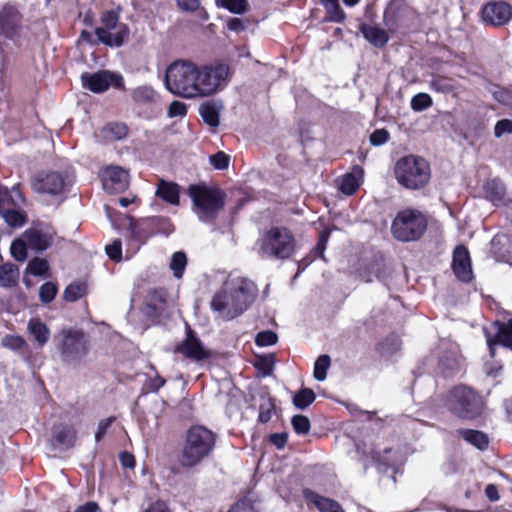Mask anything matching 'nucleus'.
Segmentation results:
<instances>
[{
    "instance_id": "obj_20",
    "label": "nucleus",
    "mask_w": 512,
    "mask_h": 512,
    "mask_svg": "<svg viewBox=\"0 0 512 512\" xmlns=\"http://www.w3.org/2000/svg\"><path fill=\"white\" fill-rule=\"evenodd\" d=\"M496 332L492 335L489 331L485 330L487 344L489 346L491 356L495 355V346L502 345L504 347L512 348V336L497 322L495 323Z\"/></svg>"
},
{
    "instance_id": "obj_33",
    "label": "nucleus",
    "mask_w": 512,
    "mask_h": 512,
    "mask_svg": "<svg viewBox=\"0 0 512 512\" xmlns=\"http://www.w3.org/2000/svg\"><path fill=\"white\" fill-rule=\"evenodd\" d=\"M316 395L310 388H302L293 397V404L296 408L304 410L314 402Z\"/></svg>"
},
{
    "instance_id": "obj_31",
    "label": "nucleus",
    "mask_w": 512,
    "mask_h": 512,
    "mask_svg": "<svg viewBox=\"0 0 512 512\" xmlns=\"http://www.w3.org/2000/svg\"><path fill=\"white\" fill-rule=\"evenodd\" d=\"M429 86L432 90L440 93H451L456 88L453 79L441 75L433 76L429 82Z\"/></svg>"
},
{
    "instance_id": "obj_40",
    "label": "nucleus",
    "mask_w": 512,
    "mask_h": 512,
    "mask_svg": "<svg viewBox=\"0 0 512 512\" xmlns=\"http://www.w3.org/2000/svg\"><path fill=\"white\" fill-rule=\"evenodd\" d=\"M324 5L329 14L328 19L330 21L342 22L344 20L345 13L337 0H325Z\"/></svg>"
},
{
    "instance_id": "obj_52",
    "label": "nucleus",
    "mask_w": 512,
    "mask_h": 512,
    "mask_svg": "<svg viewBox=\"0 0 512 512\" xmlns=\"http://www.w3.org/2000/svg\"><path fill=\"white\" fill-rule=\"evenodd\" d=\"M492 93L496 101L509 107H512V91L496 87Z\"/></svg>"
},
{
    "instance_id": "obj_35",
    "label": "nucleus",
    "mask_w": 512,
    "mask_h": 512,
    "mask_svg": "<svg viewBox=\"0 0 512 512\" xmlns=\"http://www.w3.org/2000/svg\"><path fill=\"white\" fill-rule=\"evenodd\" d=\"M17 207L5 210L0 215L8 226L13 228L21 227L25 224L26 217L23 213L16 209Z\"/></svg>"
},
{
    "instance_id": "obj_47",
    "label": "nucleus",
    "mask_w": 512,
    "mask_h": 512,
    "mask_svg": "<svg viewBox=\"0 0 512 512\" xmlns=\"http://www.w3.org/2000/svg\"><path fill=\"white\" fill-rule=\"evenodd\" d=\"M277 340V334L271 330L259 332L255 338L256 344L261 347L274 345L277 342Z\"/></svg>"
},
{
    "instance_id": "obj_37",
    "label": "nucleus",
    "mask_w": 512,
    "mask_h": 512,
    "mask_svg": "<svg viewBox=\"0 0 512 512\" xmlns=\"http://www.w3.org/2000/svg\"><path fill=\"white\" fill-rule=\"evenodd\" d=\"M199 113L206 124L211 127H217L219 125V113L215 106L211 104H202L199 107Z\"/></svg>"
},
{
    "instance_id": "obj_12",
    "label": "nucleus",
    "mask_w": 512,
    "mask_h": 512,
    "mask_svg": "<svg viewBox=\"0 0 512 512\" xmlns=\"http://www.w3.org/2000/svg\"><path fill=\"white\" fill-rule=\"evenodd\" d=\"M23 30L22 15L18 9L10 4L0 10V34L6 38L17 41Z\"/></svg>"
},
{
    "instance_id": "obj_19",
    "label": "nucleus",
    "mask_w": 512,
    "mask_h": 512,
    "mask_svg": "<svg viewBox=\"0 0 512 512\" xmlns=\"http://www.w3.org/2000/svg\"><path fill=\"white\" fill-rule=\"evenodd\" d=\"M28 247L37 252L44 251L50 247L53 241V234L49 229L29 228L23 234Z\"/></svg>"
},
{
    "instance_id": "obj_49",
    "label": "nucleus",
    "mask_w": 512,
    "mask_h": 512,
    "mask_svg": "<svg viewBox=\"0 0 512 512\" xmlns=\"http://www.w3.org/2000/svg\"><path fill=\"white\" fill-rule=\"evenodd\" d=\"M1 344L3 347L11 350H20L25 346V340L20 336L6 335Z\"/></svg>"
},
{
    "instance_id": "obj_1",
    "label": "nucleus",
    "mask_w": 512,
    "mask_h": 512,
    "mask_svg": "<svg viewBox=\"0 0 512 512\" xmlns=\"http://www.w3.org/2000/svg\"><path fill=\"white\" fill-rule=\"evenodd\" d=\"M230 76L224 63L197 65L189 60H176L166 69L165 87L175 96L193 99L211 96L224 89Z\"/></svg>"
},
{
    "instance_id": "obj_64",
    "label": "nucleus",
    "mask_w": 512,
    "mask_h": 512,
    "mask_svg": "<svg viewBox=\"0 0 512 512\" xmlns=\"http://www.w3.org/2000/svg\"><path fill=\"white\" fill-rule=\"evenodd\" d=\"M98 505L95 502H87L86 504L79 506L75 512H96Z\"/></svg>"
},
{
    "instance_id": "obj_28",
    "label": "nucleus",
    "mask_w": 512,
    "mask_h": 512,
    "mask_svg": "<svg viewBox=\"0 0 512 512\" xmlns=\"http://www.w3.org/2000/svg\"><path fill=\"white\" fill-rule=\"evenodd\" d=\"M28 330L33 335L34 339L37 341L40 347L44 346L48 342L50 337V330L40 319H30L28 322Z\"/></svg>"
},
{
    "instance_id": "obj_61",
    "label": "nucleus",
    "mask_w": 512,
    "mask_h": 512,
    "mask_svg": "<svg viewBox=\"0 0 512 512\" xmlns=\"http://www.w3.org/2000/svg\"><path fill=\"white\" fill-rule=\"evenodd\" d=\"M120 462L125 468H133L135 465L134 456L128 452H123L119 456Z\"/></svg>"
},
{
    "instance_id": "obj_56",
    "label": "nucleus",
    "mask_w": 512,
    "mask_h": 512,
    "mask_svg": "<svg viewBox=\"0 0 512 512\" xmlns=\"http://www.w3.org/2000/svg\"><path fill=\"white\" fill-rule=\"evenodd\" d=\"M274 405L270 402L262 404L259 409V421L262 423L268 422L273 414Z\"/></svg>"
},
{
    "instance_id": "obj_55",
    "label": "nucleus",
    "mask_w": 512,
    "mask_h": 512,
    "mask_svg": "<svg viewBox=\"0 0 512 512\" xmlns=\"http://www.w3.org/2000/svg\"><path fill=\"white\" fill-rule=\"evenodd\" d=\"M107 255L115 261H119L122 258V244L121 241L116 240L112 244L106 246Z\"/></svg>"
},
{
    "instance_id": "obj_4",
    "label": "nucleus",
    "mask_w": 512,
    "mask_h": 512,
    "mask_svg": "<svg viewBox=\"0 0 512 512\" xmlns=\"http://www.w3.org/2000/svg\"><path fill=\"white\" fill-rule=\"evenodd\" d=\"M188 194L193 202V209L200 221L215 219L225 206V194L216 187L204 184L191 185Z\"/></svg>"
},
{
    "instance_id": "obj_38",
    "label": "nucleus",
    "mask_w": 512,
    "mask_h": 512,
    "mask_svg": "<svg viewBox=\"0 0 512 512\" xmlns=\"http://www.w3.org/2000/svg\"><path fill=\"white\" fill-rule=\"evenodd\" d=\"M103 133L108 140H121L127 135V127L123 123H111L105 126Z\"/></svg>"
},
{
    "instance_id": "obj_41",
    "label": "nucleus",
    "mask_w": 512,
    "mask_h": 512,
    "mask_svg": "<svg viewBox=\"0 0 512 512\" xmlns=\"http://www.w3.org/2000/svg\"><path fill=\"white\" fill-rule=\"evenodd\" d=\"M27 241L26 239H16L12 242L10 252L12 257L19 262H24L27 259Z\"/></svg>"
},
{
    "instance_id": "obj_59",
    "label": "nucleus",
    "mask_w": 512,
    "mask_h": 512,
    "mask_svg": "<svg viewBox=\"0 0 512 512\" xmlns=\"http://www.w3.org/2000/svg\"><path fill=\"white\" fill-rule=\"evenodd\" d=\"M287 439L288 436L286 433H275L270 436V441L279 449L286 445Z\"/></svg>"
},
{
    "instance_id": "obj_17",
    "label": "nucleus",
    "mask_w": 512,
    "mask_h": 512,
    "mask_svg": "<svg viewBox=\"0 0 512 512\" xmlns=\"http://www.w3.org/2000/svg\"><path fill=\"white\" fill-rule=\"evenodd\" d=\"M482 19L492 26H503L512 19V6L504 1L489 2L482 8Z\"/></svg>"
},
{
    "instance_id": "obj_43",
    "label": "nucleus",
    "mask_w": 512,
    "mask_h": 512,
    "mask_svg": "<svg viewBox=\"0 0 512 512\" xmlns=\"http://www.w3.org/2000/svg\"><path fill=\"white\" fill-rule=\"evenodd\" d=\"M359 186V180L355 175L346 174L341 180L340 190L346 195H352L356 192Z\"/></svg>"
},
{
    "instance_id": "obj_21",
    "label": "nucleus",
    "mask_w": 512,
    "mask_h": 512,
    "mask_svg": "<svg viewBox=\"0 0 512 512\" xmlns=\"http://www.w3.org/2000/svg\"><path fill=\"white\" fill-rule=\"evenodd\" d=\"M179 186L175 182L160 179L157 183L155 195L171 205L179 204Z\"/></svg>"
},
{
    "instance_id": "obj_13",
    "label": "nucleus",
    "mask_w": 512,
    "mask_h": 512,
    "mask_svg": "<svg viewBox=\"0 0 512 512\" xmlns=\"http://www.w3.org/2000/svg\"><path fill=\"white\" fill-rule=\"evenodd\" d=\"M175 352L182 354L193 362H200L211 356V352L204 347L196 333L189 327L187 328L186 338L176 346Z\"/></svg>"
},
{
    "instance_id": "obj_30",
    "label": "nucleus",
    "mask_w": 512,
    "mask_h": 512,
    "mask_svg": "<svg viewBox=\"0 0 512 512\" xmlns=\"http://www.w3.org/2000/svg\"><path fill=\"white\" fill-rule=\"evenodd\" d=\"M459 434L473 446L477 447L480 450H484L487 448L489 440L485 433L477 430H460Z\"/></svg>"
},
{
    "instance_id": "obj_25",
    "label": "nucleus",
    "mask_w": 512,
    "mask_h": 512,
    "mask_svg": "<svg viewBox=\"0 0 512 512\" xmlns=\"http://www.w3.org/2000/svg\"><path fill=\"white\" fill-rule=\"evenodd\" d=\"M361 31L367 41L376 47H383L389 40L386 30L372 25H362Z\"/></svg>"
},
{
    "instance_id": "obj_10",
    "label": "nucleus",
    "mask_w": 512,
    "mask_h": 512,
    "mask_svg": "<svg viewBox=\"0 0 512 512\" xmlns=\"http://www.w3.org/2000/svg\"><path fill=\"white\" fill-rule=\"evenodd\" d=\"M82 85L94 93H102L113 86L122 88L124 81L120 74L108 70H101L95 73H84L81 76Z\"/></svg>"
},
{
    "instance_id": "obj_29",
    "label": "nucleus",
    "mask_w": 512,
    "mask_h": 512,
    "mask_svg": "<svg viewBox=\"0 0 512 512\" xmlns=\"http://www.w3.org/2000/svg\"><path fill=\"white\" fill-rule=\"evenodd\" d=\"M484 192L487 199L494 204H498L504 199L505 187L500 180L492 179L484 185Z\"/></svg>"
},
{
    "instance_id": "obj_16",
    "label": "nucleus",
    "mask_w": 512,
    "mask_h": 512,
    "mask_svg": "<svg viewBox=\"0 0 512 512\" xmlns=\"http://www.w3.org/2000/svg\"><path fill=\"white\" fill-rule=\"evenodd\" d=\"M116 34H113L112 45L121 46L124 41L128 38L129 29L126 24L118 21V15L114 11H107L103 13L101 17V26L96 28V36L104 35L108 30H117Z\"/></svg>"
},
{
    "instance_id": "obj_2",
    "label": "nucleus",
    "mask_w": 512,
    "mask_h": 512,
    "mask_svg": "<svg viewBox=\"0 0 512 512\" xmlns=\"http://www.w3.org/2000/svg\"><path fill=\"white\" fill-rule=\"evenodd\" d=\"M216 443V435L204 426L191 427L181 451L180 463L184 467H194L213 451Z\"/></svg>"
},
{
    "instance_id": "obj_60",
    "label": "nucleus",
    "mask_w": 512,
    "mask_h": 512,
    "mask_svg": "<svg viewBox=\"0 0 512 512\" xmlns=\"http://www.w3.org/2000/svg\"><path fill=\"white\" fill-rule=\"evenodd\" d=\"M329 234V231H323L319 236V241L316 246V251L322 258H324V250L326 248V243L328 241Z\"/></svg>"
},
{
    "instance_id": "obj_11",
    "label": "nucleus",
    "mask_w": 512,
    "mask_h": 512,
    "mask_svg": "<svg viewBox=\"0 0 512 512\" xmlns=\"http://www.w3.org/2000/svg\"><path fill=\"white\" fill-rule=\"evenodd\" d=\"M65 186L66 179L60 172H40L31 179L32 189L40 194L58 195Z\"/></svg>"
},
{
    "instance_id": "obj_39",
    "label": "nucleus",
    "mask_w": 512,
    "mask_h": 512,
    "mask_svg": "<svg viewBox=\"0 0 512 512\" xmlns=\"http://www.w3.org/2000/svg\"><path fill=\"white\" fill-rule=\"evenodd\" d=\"M331 365V359L328 355H321L317 358L314 364V378L317 381H323L326 379L327 371Z\"/></svg>"
},
{
    "instance_id": "obj_24",
    "label": "nucleus",
    "mask_w": 512,
    "mask_h": 512,
    "mask_svg": "<svg viewBox=\"0 0 512 512\" xmlns=\"http://www.w3.org/2000/svg\"><path fill=\"white\" fill-rule=\"evenodd\" d=\"M23 200L18 189L13 188L9 190L6 187L0 186V214L10 208L19 207Z\"/></svg>"
},
{
    "instance_id": "obj_36",
    "label": "nucleus",
    "mask_w": 512,
    "mask_h": 512,
    "mask_svg": "<svg viewBox=\"0 0 512 512\" xmlns=\"http://www.w3.org/2000/svg\"><path fill=\"white\" fill-rule=\"evenodd\" d=\"M86 294V285L82 282L71 283L66 287L63 298L68 302H75Z\"/></svg>"
},
{
    "instance_id": "obj_32",
    "label": "nucleus",
    "mask_w": 512,
    "mask_h": 512,
    "mask_svg": "<svg viewBox=\"0 0 512 512\" xmlns=\"http://www.w3.org/2000/svg\"><path fill=\"white\" fill-rule=\"evenodd\" d=\"M132 98L135 102L149 104L156 101L157 93L151 86H139L132 91Z\"/></svg>"
},
{
    "instance_id": "obj_18",
    "label": "nucleus",
    "mask_w": 512,
    "mask_h": 512,
    "mask_svg": "<svg viewBox=\"0 0 512 512\" xmlns=\"http://www.w3.org/2000/svg\"><path fill=\"white\" fill-rule=\"evenodd\" d=\"M453 271L456 277L463 281L469 282L473 278L471 259L466 247L458 246L453 253Z\"/></svg>"
},
{
    "instance_id": "obj_62",
    "label": "nucleus",
    "mask_w": 512,
    "mask_h": 512,
    "mask_svg": "<svg viewBox=\"0 0 512 512\" xmlns=\"http://www.w3.org/2000/svg\"><path fill=\"white\" fill-rule=\"evenodd\" d=\"M144 512H170L163 501L152 503Z\"/></svg>"
},
{
    "instance_id": "obj_51",
    "label": "nucleus",
    "mask_w": 512,
    "mask_h": 512,
    "mask_svg": "<svg viewBox=\"0 0 512 512\" xmlns=\"http://www.w3.org/2000/svg\"><path fill=\"white\" fill-rule=\"evenodd\" d=\"M187 113V105L184 102L181 101H173L170 103L168 107V117L174 118V117H184Z\"/></svg>"
},
{
    "instance_id": "obj_54",
    "label": "nucleus",
    "mask_w": 512,
    "mask_h": 512,
    "mask_svg": "<svg viewBox=\"0 0 512 512\" xmlns=\"http://www.w3.org/2000/svg\"><path fill=\"white\" fill-rule=\"evenodd\" d=\"M512 133V120L510 119H502L499 120L494 127V135L499 138L504 134Z\"/></svg>"
},
{
    "instance_id": "obj_44",
    "label": "nucleus",
    "mask_w": 512,
    "mask_h": 512,
    "mask_svg": "<svg viewBox=\"0 0 512 512\" xmlns=\"http://www.w3.org/2000/svg\"><path fill=\"white\" fill-rule=\"evenodd\" d=\"M56 294L57 286L53 282H46L39 288V299L44 304L52 302Z\"/></svg>"
},
{
    "instance_id": "obj_26",
    "label": "nucleus",
    "mask_w": 512,
    "mask_h": 512,
    "mask_svg": "<svg viewBox=\"0 0 512 512\" xmlns=\"http://www.w3.org/2000/svg\"><path fill=\"white\" fill-rule=\"evenodd\" d=\"M303 493L305 498L312 502L321 512H333L340 506L336 501L325 498L312 490L306 489Z\"/></svg>"
},
{
    "instance_id": "obj_3",
    "label": "nucleus",
    "mask_w": 512,
    "mask_h": 512,
    "mask_svg": "<svg viewBox=\"0 0 512 512\" xmlns=\"http://www.w3.org/2000/svg\"><path fill=\"white\" fill-rule=\"evenodd\" d=\"M394 174L398 183L409 190L424 188L431 178L428 162L416 155L401 157L395 164Z\"/></svg>"
},
{
    "instance_id": "obj_5",
    "label": "nucleus",
    "mask_w": 512,
    "mask_h": 512,
    "mask_svg": "<svg viewBox=\"0 0 512 512\" xmlns=\"http://www.w3.org/2000/svg\"><path fill=\"white\" fill-rule=\"evenodd\" d=\"M294 250V236L284 227L271 228L258 240V253L262 257L284 260L288 259Z\"/></svg>"
},
{
    "instance_id": "obj_8",
    "label": "nucleus",
    "mask_w": 512,
    "mask_h": 512,
    "mask_svg": "<svg viewBox=\"0 0 512 512\" xmlns=\"http://www.w3.org/2000/svg\"><path fill=\"white\" fill-rule=\"evenodd\" d=\"M426 219L418 210L406 209L397 214L392 222L393 236L400 241L419 239L426 230Z\"/></svg>"
},
{
    "instance_id": "obj_57",
    "label": "nucleus",
    "mask_w": 512,
    "mask_h": 512,
    "mask_svg": "<svg viewBox=\"0 0 512 512\" xmlns=\"http://www.w3.org/2000/svg\"><path fill=\"white\" fill-rule=\"evenodd\" d=\"M115 420L114 417H109L107 419L102 420L99 425L98 429L95 433V440L98 442L100 441L105 433L107 432L108 428L112 425L113 421Z\"/></svg>"
},
{
    "instance_id": "obj_58",
    "label": "nucleus",
    "mask_w": 512,
    "mask_h": 512,
    "mask_svg": "<svg viewBox=\"0 0 512 512\" xmlns=\"http://www.w3.org/2000/svg\"><path fill=\"white\" fill-rule=\"evenodd\" d=\"M178 6L185 11H196L199 6V0H177Z\"/></svg>"
},
{
    "instance_id": "obj_7",
    "label": "nucleus",
    "mask_w": 512,
    "mask_h": 512,
    "mask_svg": "<svg viewBox=\"0 0 512 512\" xmlns=\"http://www.w3.org/2000/svg\"><path fill=\"white\" fill-rule=\"evenodd\" d=\"M61 360L69 365L79 364L88 354V342L82 330L66 328L57 336Z\"/></svg>"
},
{
    "instance_id": "obj_22",
    "label": "nucleus",
    "mask_w": 512,
    "mask_h": 512,
    "mask_svg": "<svg viewBox=\"0 0 512 512\" xmlns=\"http://www.w3.org/2000/svg\"><path fill=\"white\" fill-rule=\"evenodd\" d=\"M167 292L163 288H153L149 290L145 304L148 309L151 311L149 314L157 315L164 310L166 303Z\"/></svg>"
},
{
    "instance_id": "obj_9",
    "label": "nucleus",
    "mask_w": 512,
    "mask_h": 512,
    "mask_svg": "<svg viewBox=\"0 0 512 512\" xmlns=\"http://www.w3.org/2000/svg\"><path fill=\"white\" fill-rule=\"evenodd\" d=\"M228 293L235 295V306L245 310L252 304L257 295V286L250 279L230 274L224 282Z\"/></svg>"
},
{
    "instance_id": "obj_45",
    "label": "nucleus",
    "mask_w": 512,
    "mask_h": 512,
    "mask_svg": "<svg viewBox=\"0 0 512 512\" xmlns=\"http://www.w3.org/2000/svg\"><path fill=\"white\" fill-rule=\"evenodd\" d=\"M48 269L49 264L47 260L36 257L28 263L26 270L34 276H42L48 271Z\"/></svg>"
},
{
    "instance_id": "obj_34",
    "label": "nucleus",
    "mask_w": 512,
    "mask_h": 512,
    "mask_svg": "<svg viewBox=\"0 0 512 512\" xmlns=\"http://www.w3.org/2000/svg\"><path fill=\"white\" fill-rule=\"evenodd\" d=\"M186 265L187 257L184 252L178 251L172 255L169 267L175 278L180 279L183 276Z\"/></svg>"
},
{
    "instance_id": "obj_14",
    "label": "nucleus",
    "mask_w": 512,
    "mask_h": 512,
    "mask_svg": "<svg viewBox=\"0 0 512 512\" xmlns=\"http://www.w3.org/2000/svg\"><path fill=\"white\" fill-rule=\"evenodd\" d=\"M103 189L110 193L124 192L129 186V174L120 166H108L101 170Z\"/></svg>"
},
{
    "instance_id": "obj_15",
    "label": "nucleus",
    "mask_w": 512,
    "mask_h": 512,
    "mask_svg": "<svg viewBox=\"0 0 512 512\" xmlns=\"http://www.w3.org/2000/svg\"><path fill=\"white\" fill-rule=\"evenodd\" d=\"M234 299L235 295L226 291L224 283L221 290L214 295L211 301V308L217 312L222 319L231 320L245 311L244 308H240L239 310V307L235 306Z\"/></svg>"
},
{
    "instance_id": "obj_63",
    "label": "nucleus",
    "mask_w": 512,
    "mask_h": 512,
    "mask_svg": "<svg viewBox=\"0 0 512 512\" xmlns=\"http://www.w3.org/2000/svg\"><path fill=\"white\" fill-rule=\"evenodd\" d=\"M227 27H228L231 31H236V32H239V31L244 30V24H243L242 20H241V19H239V18H231V19L227 22Z\"/></svg>"
},
{
    "instance_id": "obj_42",
    "label": "nucleus",
    "mask_w": 512,
    "mask_h": 512,
    "mask_svg": "<svg viewBox=\"0 0 512 512\" xmlns=\"http://www.w3.org/2000/svg\"><path fill=\"white\" fill-rule=\"evenodd\" d=\"M217 6L223 7L232 13L240 14L246 11V0H215Z\"/></svg>"
},
{
    "instance_id": "obj_53",
    "label": "nucleus",
    "mask_w": 512,
    "mask_h": 512,
    "mask_svg": "<svg viewBox=\"0 0 512 512\" xmlns=\"http://www.w3.org/2000/svg\"><path fill=\"white\" fill-rule=\"evenodd\" d=\"M389 132L385 129H377L370 135V143L373 146H380L389 140Z\"/></svg>"
},
{
    "instance_id": "obj_27",
    "label": "nucleus",
    "mask_w": 512,
    "mask_h": 512,
    "mask_svg": "<svg viewBox=\"0 0 512 512\" xmlns=\"http://www.w3.org/2000/svg\"><path fill=\"white\" fill-rule=\"evenodd\" d=\"M19 279V268L13 263H5L0 266V287L11 288Z\"/></svg>"
},
{
    "instance_id": "obj_46",
    "label": "nucleus",
    "mask_w": 512,
    "mask_h": 512,
    "mask_svg": "<svg viewBox=\"0 0 512 512\" xmlns=\"http://www.w3.org/2000/svg\"><path fill=\"white\" fill-rule=\"evenodd\" d=\"M432 104V98L426 93H418L411 100V108L418 112L426 110L431 107Z\"/></svg>"
},
{
    "instance_id": "obj_23",
    "label": "nucleus",
    "mask_w": 512,
    "mask_h": 512,
    "mask_svg": "<svg viewBox=\"0 0 512 512\" xmlns=\"http://www.w3.org/2000/svg\"><path fill=\"white\" fill-rule=\"evenodd\" d=\"M54 441L63 448H71L76 441V430L70 425H59L54 429Z\"/></svg>"
},
{
    "instance_id": "obj_48",
    "label": "nucleus",
    "mask_w": 512,
    "mask_h": 512,
    "mask_svg": "<svg viewBox=\"0 0 512 512\" xmlns=\"http://www.w3.org/2000/svg\"><path fill=\"white\" fill-rule=\"evenodd\" d=\"M296 433L307 434L310 430V420L304 415H295L291 420Z\"/></svg>"
},
{
    "instance_id": "obj_50",
    "label": "nucleus",
    "mask_w": 512,
    "mask_h": 512,
    "mask_svg": "<svg viewBox=\"0 0 512 512\" xmlns=\"http://www.w3.org/2000/svg\"><path fill=\"white\" fill-rule=\"evenodd\" d=\"M230 162V157L226 153L219 151L216 154L210 157V163L214 166V168L218 170H224L228 168Z\"/></svg>"
},
{
    "instance_id": "obj_6",
    "label": "nucleus",
    "mask_w": 512,
    "mask_h": 512,
    "mask_svg": "<svg viewBox=\"0 0 512 512\" xmlns=\"http://www.w3.org/2000/svg\"><path fill=\"white\" fill-rule=\"evenodd\" d=\"M446 406L453 414L463 419H473L483 410L481 397L467 386H456L448 394Z\"/></svg>"
}]
</instances>
